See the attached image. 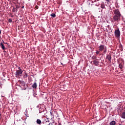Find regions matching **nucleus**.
<instances>
[{
	"label": "nucleus",
	"instance_id": "nucleus-1",
	"mask_svg": "<svg viewBox=\"0 0 125 125\" xmlns=\"http://www.w3.org/2000/svg\"><path fill=\"white\" fill-rule=\"evenodd\" d=\"M113 13L115 15L113 17V20L116 21V22H119V21H121V16H122V14H121V12H120V10L117 9H115L113 11Z\"/></svg>",
	"mask_w": 125,
	"mask_h": 125
},
{
	"label": "nucleus",
	"instance_id": "nucleus-2",
	"mask_svg": "<svg viewBox=\"0 0 125 125\" xmlns=\"http://www.w3.org/2000/svg\"><path fill=\"white\" fill-rule=\"evenodd\" d=\"M99 51H103L104 54H106L107 53V47L104 45H100L99 46Z\"/></svg>",
	"mask_w": 125,
	"mask_h": 125
},
{
	"label": "nucleus",
	"instance_id": "nucleus-3",
	"mask_svg": "<svg viewBox=\"0 0 125 125\" xmlns=\"http://www.w3.org/2000/svg\"><path fill=\"white\" fill-rule=\"evenodd\" d=\"M22 74H23V70L22 69H19L16 71V77L18 79H20V77H22Z\"/></svg>",
	"mask_w": 125,
	"mask_h": 125
},
{
	"label": "nucleus",
	"instance_id": "nucleus-4",
	"mask_svg": "<svg viewBox=\"0 0 125 125\" xmlns=\"http://www.w3.org/2000/svg\"><path fill=\"white\" fill-rule=\"evenodd\" d=\"M50 114L51 115V119L52 120L53 118H54V115H56V117H59L60 114L59 113H58V111H53L52 110H50Z\"/></svg>",
	"mask_w": 125,
	"mask_h": 125
},
{
	"label": "nucleus",
	"instance_id": "nucleus-5",
	"mask_svg": "<svg viewBox=\"0 0 125 125\" xmlns=\"http://www.w3.org/2000/svg\"><path fill=\"white\" fill-rule=\"evenodd\" d=\"M114 36L117 39H120V37H121V32L120 31V29L117 28L116 30H115L114 31Z\"/></svg>",
	"mask_w": 125,
	"mask_h": 125
},
{
	"label": "nucleus",
	"instance_id": "nucleus-6",
	"mask_svg": "<svg viewBox=\"0 0 125 125\" xmlns=\"http://www.w3.org/2000/svg\"><path fill=\"white\" fill-rule=\"evenodd\" d=\"M19 85L21 88L22 90H26V85L24 81H21Z\"/></svg>",
	"mask_w": 125,
	"mask_h": 125
},
{
	"label": "nucleus",
	"instance_id": "nucleus-7",
	"mask_svg": "<svg viewBox=\"0 0 125 125\" xmlns=\"http://www.w3.org/2000/svg\"><path fill=\"white\" fill-rule=\"evenodd\" d=\"M49 119H51V117L48 118L47 119H44L42 121V124H43L44 125H50V123H49V120H48Z\"/></svg>",
	"mask_w": 125,
	"mask_h": 125
},
{
	"label": "nucleus",
	"instance_id": "nucleus-8",
	"mask_svg": "<svg viewBox=\"0 0 125 125\" xmlns=\"http://www.w3.org/2000/svg\"><path fill=\"white\" fill-rule=\"evenodd\" d=\"M18 8H19V6L16 5L15 7H13L12 12H17L18 11Z\"/></svg>",
	"mask_w": 125,
	"mask_h": 125
},
{
	"label": "nucleus",
	"instance_id": "nucleus-9",
	"mask_svg": "<svg viewBox=\"0 0 125 125\" xmlns=\"http://www.w3.org/2000/svg\"><path fill=\"white\" fill-rule=\"evenodd\" d=\"M112 58V55H107L106 56V59H107L108 62H109L110 63H111V59Z\"/></svg>",
	"mask_w": 125,
	"mask_h": 125
},
{
	"label": "nucleus",
	"instance_id": "nucleus-10",
	"mask_svg": "<svg viewBox=\"0 0 125 125\" xmlns=\"http://www.w3.org/2000/svg\"><path fill=\"white\" fill-rule=\"evenodd\" d=\"M93 63H94V64L95 65V66H98V65H99V61H98V60L97 59L94 60Z\"/></svg>",
	"mask_w": 125,
	"mask_h": 125
},
{
	"label": "nucleus",
	"instance_id": "nucleus-11",
	"mask_svg": "<svg viewBox=\"0 0 125 125\" xmlns=\"http://www.w3.org/2000/svg\"><path fill=\"white\" fill-rule=\"evenodd\" d=\"M23 79H27V78H28V73L25 72L23 74Z\"/></svg>",
	"mask_w": 125,
	"mask_h": 125
},
{
	"label": "nucleus",
	"instance_id": "nucleus-12",
	"mask_svg": "<svg viewBox=\"0 0 125 125\" xmlns=\"http://www.w3.org/2000/svg\"><path fill=\"white\" fill-rule=\"evenodd\" d=\"M37 86H38V85H37V83L35 82L33 85H32V87H33V88H34L35 89H36V88H37Z\"/></svg>",
	"mask_w": 125,
	"mask_h": 125
},
{
	"label": "nucleus",
	"instance_id": "nucleus-13",
	"mask_svg": "<svg viewBox=\"0 0 125 125\" xmlns=\"http://www.w3.org/2000/svg\"><path fill=\"white\" fill-rule=\"evenodd\" d=\"M0 46L3 49V50H4V49H5V47L4 46V45L3 44V43H0Z\"/></svg>",
	"mask_w": 125,
	"mask_h": 125
},
{
	"label": "nucleus",
	"instance_id": "nucleus-14",
	"mask_svg": "<svg viewBox=\"0 0 125 125\" xmlns=\"http://www.w3.org/2000/svg\"><path fill=\"white\" fill-rule=\"evenodd\" d=\"M36 123L38 125H41L42 124V121L40 119H37L36 121Z\"/></svg>",
	"mask_w": 125,
	"mask_h": 125
},
{
	"label": "nucleus",
	"instance_id": "nucleus-15",
	"mask_svg": "<svg viewBox=\"0 0 125 125\" xmlns=\"http://www.w3.org/2000/svg\"><path fill=\"white\" fill-rule=\"evenodd\" d=\"M116 125V122H115V121H111L109 124V125Z\"/></svg>",
	"mask_w": 125,
	"mask_h": 125
},
{
	"label": "nucleus",
	"instance_id": "nucleus-16",
	"mask_svg": "<svg viewBox=\"0 0 125 125\" xmlns=\"http://www.w3.org/2000/svg\"><path fill=\"white\" fill-rule=\"evenodd\" d=\"M101 7L103 9H104V8H105V4L104 3H102L101 5Z\"/></svg>",
	"mask_w": 125,
	"mask_h": 125
},
{
	"label": "nucleus",
	"instance_id": "nucleus-17",
	"mask_svg": "<svg viewBox=\"0 0 125 125\" xmlns=\"http://www.w3.org/2000/svg\"><path fill=\"white\" fill-rule=\"evenodd\" d=\"M121 118H122V119H125V112L122 113Z\"/></svg>",
	"mask_w": 125,
	"mask_h": 125
},
{
	"label": "nucleus",
	"instance_id": "nucleus-18",
	"mask_svg": "<svg viewBox=\"0 0 125 125\" xmlns=\"http://www.w3.org/2000/svg\"><path fill=\"white\" fill-rule=\"evenodd\" d=\"M119 68L121 69V70L123 69V64L121 63H120L119 64Z\"/></svg>",
	"mask_w": 125,
	"mask_h": 125
},
{
	"label": "nucleus",
	"instance_id": "nucleus-19",
	"mask_svg": "<svg viewBox=\"0 0 125 125\" xmlns=\"http://www.w3.org/2000/svg\"><path fill=\"white\" fill-rule=\"evenodd\" d=\"M50 16H51V17L52 18H54L55 17H56V15H55V14H54V13H53V14L50 15Z\"/></svg>",
	"mask_w": 125,
	"mask_h": 125
},
{
	"label": "nucleus",
	"instance_id": "nucleus-20",
	"mask_svg": "<svg viewBox=\"0 0 125 125\" xmlns=\"http://www.w3.org/2000/svg\"><path fill=\"white\" fill-rule=\"evenodd\" d=\"M96 58H97L96 57V56H93V57H92V60H94L95 59V60H96Z\"/></svg>",
	"mask_w": 125,
	"mask_h": 125
},
{
	"label": "nucleus",
	"instance_id": "nucleus-21",
	"mask_svg": "<svg viewBox=\"0 0 125 125\" xmlns=\"http://www.w3.org/2000/svg\"><path fill=\"white\" fill-rule=\"evenodd\" d=\"M8 22H9V23H12V20L11 19H9L8 20Z\"/></svg>",
	"mask_w": 125,
	"mask_h": 125
},
{
	"label": "nucleus",
	"instance_id": "nucleus-22",
	"mask_svg": "<svg viewBox=\"0 0 125 125\" xmlns=\"http://www.w3.org/2000/svg\"><path fill=\"white\" fill-rule=\"evenodd\" d=\"M99 53H100V51H97L96 52V54L98 55Z\"/></svg>",
	"mask_w": 125,
	"mask_h": 125
},
{
	"label": "nucleus",
	"instance_id": "nucleus-23",
	"mask_svg": "<svg viewBox=\"0 0 125 125\" xmlns=\"http://www.w3.org/2000/svg\"><path fill=\"white\" fill-rule=\"evenodd\" d=\"M35 8H36V9H39V6L36 5V6H35Z\"/></svg>",
	"mask_w": 125,
	"mask_h": 125
},
{
	"label": "nucleus",
	"instance_id": "nucleus-24",
	"mask_svg": "<svg viewBox=\"0 0 125 125\" xmlns=\"http://www.w3.org/2000/svg\"><path fill=\"white\" fill-rule=\"evenodd\" d=\"M110 0H106V1H107V2H109Z\"/></svg>",
	"mask_w": 125,
	"mask_h": 125
},
{
	"label": "nucleus",
	"instance_id": "nucleus-25",
	"mask_svg": "<svg viewBox=\"0 0 125 125\" xmlns=\"http://www.w3.org/2000/svg\"><path fill=\"white\" fill-rule=\"evenodd\" d=\"M18 69H19V70H22V69H21V68H20V67H18Z\"/></svg>",
	"mask_w": 125,
	"mask_h": 125
},
{
	"label": "nucleus",
	"instance_id": "nucleus-26",
	"mask_svg": "<svg viewBox=\"0 0 125 125\" xmlns=\"http://www.w3.org/2000/svg\"><path fill=\"white\" fill-rule=\"evenodd\" d=\"M36 94H33V96H34V97H36Z\"/></svg>",
	"mask_w": 125,
	"mask_h": 125
},
{
	"label": "nucleus",
	"instance_id": "nucleus-27",
	"mask_svg": "<svg viewBox=\"0 0 125 125\" xmlns=\"http://www.w3.org/2000/svg\"><path fill=\"white\" fill-rule=\"evenodd\" d=\"M11 17H12L13 18V17H14V16L13 15H11Z\"/></svg>",
	"mask_w": 125,
	"mask_h": 125
},
{
	"label": "nucleus",
	"instance_id": "nucleus-28",
	"mask_svg": "<svg viewBox=\"0 0 125 125\" xmlns=\"http://www.w3.org/2000/svg\"><path fill=\"white\" fill-rule=\"evenodd\" d=\"M59 125H62L61 123H59Z\"/></svg>",
	"mask_w": 125,
	"mask_h": 125
},
{
	"label": "nucleus",
	"instance_id": "nucleus-29",
	"mask_svg": "<svg viewBox=\"0 0 125 125\" xmlns=\"http://www.w3.org/2000/svg\"><path fill=\"white\" fill-rule=\"evenodd\" d=\"M21 7L22 8H24V6H22Z\"/></svg>",
	"mask_w": 125,
	"mask_h": 125
},
{
	"label": "nucleus",
	"instance_id": "nucleus-30",
	"mask_svg": "<svg viewBox=\"0 0 125 125\" xmlns=\"http://www.w3.org/2000/svg\"><path fill=\"white\" fill-rule=\"evenodd\" d=\"M45 125H47V123H46Z\"/></svg>",
	"mask_w": 125,
	"mask_h": 125
},
{
	"label": "nucleus",
	"instance_id": "nucleus-31",
	"mask_svg": "<svg viewBox=\"0 0 125 125\" xmlns=\"http://www.w3.org/2000/svg\"><path fill=\"white\" fill-rule=\"evenodd\" d=\"M119 125H122L120 124Z\"/></svg>",
	"mask_w": 125,
	"mask_h": 125
}]
</instances>
